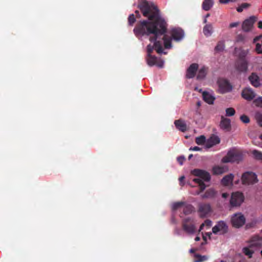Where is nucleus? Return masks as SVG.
Here are the masks:
<instances>
[{
  "label": "nucleus",
  "mask_w": 262,
  "mask_h": 262,
  "mask_svg": "<svg viewBox=\"0 0 262 262\" xmlns=\"http://www.w3.org/2000/svg\"><path fill=\"white\" fill-rule=\"evenodd\" d=\"M207 19L205 18V19L204 20V23L206 24L207 23Z\"/></svg>",
  "instance_id": "62"
},
{
  "label": "nucleus",
  "mask_w": 262,
  "mask_h": 262,
  "mask_svg": "<svg viewBox=\"0 0 262 262\" xmlns=\"http://www.w3.org/2000/svg\"><path fill=\"white\" fill-rule=\"evenodd\" d=\"M248 68V63L247 61L244 59L241 58L237 61L236 68L241 72H246Z\"/></svg>",
  "instance_id": "19"
},
{
  "label": "nucleus",
  "mask_w": 262,
  "mask_h": 262,
  "mask_svg": "<svg viewBox=\"0 0 262 262\" xmlns=\"http://www.w3.org/2000/svg\"><path fill=\"white\" fill-rule=\"evenodd\" d=\"M243 40V37L241 35H238L237 36V41H239Z\"/></svg>",
  "instance_id": "50"
},
{
  "label": "nucleus",
  "mask_w": 262,
  "mask_h": 262,
  "mask_svg": "<svg viewBox=\"0 0 262 262\" xmlns=\"http://www.w3.org/2000/svg\"><path fill=\"white\" fill-rule=\"evenodd\" d=\"M262 245V238L258 235H255L252 237L251 239V246L259 247Z\"/></svg>",
  "instance_id": "22"
},
{
  "label": "nucleus",
  "mask_w": 262,
  "mask_h": 262,
  "mask_svg": "<svg viewBox=\"0 0 262 262\" xmlns=\"http://www.w3.org/2000/svg\"><path fill=\"white\" fill-rule=\"evenodd\" d=\"M216 191L212 188H210L206 190L205 193L202 195V197L203 199L205 198H213L215 196Z\"/></svg>",
  "instance_id": "26"
},
{
  "label": "nucleus",
  "mask_w": 262,
  "mask_h": 262,
  "mask_svg": "<svg viewBox=\"0 0 262 262\" xmlns=\"http://www.w3.org/2000/svg\"><path fill=\"white\" fill-rule=\"evenodd\" d=\"M184 204H185V202H175L172 205V210H176L179 208H180L182 206H183V205H184Z\"/></svg>",
  "instance_id": "36"
},
{
  "label": "nucleus",
  "mask_w": 262,
  "mask_h": 262,
  "mask_svg": "<svg viewBox=\"0 0 262 262\" xmlns=\"http://www.w3.org/2000/svg\"><path fill=\"white\" fill-rule=\"evenodd\" d=\"M203 239H204V240L205 242L206 241V237H204H204H203Z\"/></svg>",
  "instance_id": "63"
},
{
  "label": "nucleus",
  "mask_w": 262,
  "mask_h": 262,
  "mask_svg": "<svg viewBox=\"0 0 262 262\" xmlns=\"http://www.w3.org/2000/svg\"><path fill=\"white\" fill-rule=\"evenodd\" d=\"M213 0H204L202 4V8L205 11H208L212 7Z\"/></svg>",
  "instance_id": "29"
},
{
  "label": "nucleus",
  "mask_w": 262,
  "mask_h": 262,
  "mask_svg": "<svg viewBox=\"0 0 262 262\" xmlns=\"http://www.w3.org/2000/svg\"><path fill=\"white\" fill-rule=\"evenodd\" d=\"M244 200L243 194L240 192H235L232 193L230 202L232 206H238L244 202Z\"/></svg>",
  "instance_id": "8"
},
{
  "label": "nucleus",
  "mask_w": 262,
  "mask_h": 262,
  "mask_svg": "<svg viewBox=\"0 0 262 262\" xmlns=\"http://www.w3.org/2000/svg\"><path fill=\"white\" fill-rule=\"evenodd\" d=\"M256 118L258 124L262 127V115L260 114H257Z\"/></svg>",
  "instance_id": "44"
},
{
  "label": "nucleus",
  "mask_w": 262,
  "mask_h": 262,
  "mask_svg": "<svg viewBox=\"0 0 262 262\" xmlns=\"http://www.w3.org/2000/svg\"><path fill=\"white\" fill-rule=\"evenodd\" d=\"M238 23H232L230 24V28H234L236 27L238 25Z\"/></svg>",
  "instance_id": "49"
},
{
  "label": "nucleus",
  "mask_w": 262,
  "mask_h": 262,
  "mask_svg": "<svg viewBox=\"0 0 262 262\" xmlns=\"http://www.w3.org/2000/svg\"><path fill=\"white\" fill-rule=\"evenodd\" d=\"M177 161L181 165H182L185 161V158L183 156H179L177 158Z\"/></svg>",
  "instance_id": "45"
},
{
  "label": "nucleus",
  "mask_w": 262,
  "mask_h": 262,
  "mask_svg": "<svg viewBox=\"0 0 262 262\" xmlns=\"http://www.w3.org/2000/svg\"><path fill=\"white\" fill-rule=\"evenodd\" d=\"M196 250L195 249L192 248L189 250L190 253H193L195 252Z\"/></svg>",
  "instance_id": "55"
},
{
  "label": "nucleus",
  "mask_w": 262,
  "mask_h": 262,
  "mask_svg": "<svg viewBox=\"0 0 262 262\" xmlns=\"http://www.w3.org/2000/svg\"><path fill=\"white\" fill-rule=\"evenodd\" d=\"M252 152L255 159L258 160H262L261 152L256 150H253Z\"/></svg>",
  "instance_id": "35"
},
{
  "label": "nucleus",
  "mask_w": 262,
  "mask_h": 262,
  "mask_svg": "<svg viewBox=\"0 0 262 262\" xmlns=\"http://www.w3.org/2000/svg\"><path fill=\"white\" fill-rule=\"evenodd\" d=\"M206 142V138L204 135H201L195 138V143L198 145H203Z\"/></svg>",
  "instance_id": "34"
},
{
  "label": "nucleus",
  "mask_w": 262,
  "mask_h": 262,
  "mask_svg": "<svg viewBox=\"0 0 262 262\" xmlns=\"http://www.w3.org/2000/svg\"><path fill=\"white\" fill-rule=\"evenodd\" d=\"M154 36L150 38V40L151 42H154L153 46L148 45L147 47V55H151L154 49H155L157 52L159 54L163 53L162 41L160 39L163 40L164 46L165 49H170L172 47L171 38L169 36L164 33L163 35L160 36L159 37L156 39H152L155 37V34Z\"/></svg>",
  "instance_id": "2"
},
{
  "label": "nucleus",
  "mask_w": 262,
  "mask_h": 262,
  "mask_svg": "<svg viewBox=\"0 0 262 262\" xmlns=\"http://www.w3.org/2000/svg\"><path fill=\"white\" fill-rule=\"evenodd\" d=\"M209 16H210V14L209 13L207 14L205 16V18H206L209 17Z\"/></svg>",
  "instance_id": "61"
},
{
  "label": "nucleus",
  "mask_w": 262,
  "mask_h": 262,
  "mask_svg": "<svg viewBox=\"0 0 262 262\" xmlns=\"http://www.w3.org/2000/svg\"><path fill=\"white\" fill-rule=\"evenodd\" d=\"M249 80L251 84L255 88H257L260 85L259 77L255 73H252L249 77Z\"/></svg>",
  "instance_id": "20"
},
{
  "label": "nucleus",
  "mask_w": 262,
  "mask_h": 262,
  "mask_svg": "<svg viewBox=\"0 0 262 262\" xmlns=\"http://www.w3.org/2000/svg\"><path fill=\"white\" fill-rule=\"evenodd\" d=\"M261 43H257L256 45L255 50L258 54H262V39L260 40Z\"/></svg>",
  "instance_id": "42"
},
{
  "label": "nucleus",
  "mask_w": 262,
  "mask_h": 262,
  "mask_svg": "<svg viewBox=\"0 0 262 262\" xmlns=\"http://www.w3.org/2000/svg\"><path fill=\"white\" fill-rule=\"evenodd\" d=\"M225 47V46L224 41H219L215 47L214 50L217 52H222L224 50Z\"/></svg>",
  "instance_id": "33"
},
{
  "label": "nucleus",
  "mask_w": 262,
  "mask_h": 262,
  "mask_svg": "<svg viewBox=\"0 0 262 262\" xmlns=\"http://www.w3.org/2000/svg\"><path fill=\"white\" fill-rule=\"evenodd\" d=\"M204 224H201V225L200 226V227L199 231H201V230H202L203 227H204Z\"/></svg>",
  "instance_id": "56"
},
{
  "label": "nucleus",
  "mask_w": 262,
  "mask_h": 262,
  "mask_svg": "<svg viewBox=\"0 0 262 262\" xmlns=\"http://www.w3.org/2000/svg\"><path fill=\"white\" fill-rule=\"evenodd\" d=\"M243 252L246 255H247L249 257L251 258L254 252L249 248L245 247L243 248Z\"/></svg>",
  "instance_id": "39"
},
{
  "label": "nucleus",
  "mask_w": 262,
  "mask_h": 262,
  "mask_svg": "<svg viewBox=\"0 0 262 262\" xmlns=\"http://www.w3.org/2000/svg\"><path fill=\"white\" fill-rule=\"evenodd\" d=\"M240 119L243 123H248L250 122L249 118L245 115H242L240 117Z\"/></svg>",
  "instance_id": "43"
},
{
  "label": "nucleus",
  "mask_w": 262,
  "mask_h": 262,
  "mask_svg": "<svg viewBox=\"0 0 262 262\" xmlns=\"http://www.w3.org/2000/svg\"><path fill=\"white\" fill-rule=\"evenodd\" d=\"M236 0H220V2L222 4H227L229 2H233Z\"/></svg>",
  "instance_id": "47"
},
{
  "label": "nucleus",
  "mask_w": 262,
  "mask_h": 262,
  "mask_svg": "<svg viewBox=\"0 0 262 262\" xmlns=\"http://www.w3.org/2000/svg\"><path fill=\"white\" fill-rule=\"evenodd\" d=\"M243 159L242 154L236 150H230L227 155L223 157L222 159L223 163L236 162L239 163Z\"/></svg>",
  "instance_id": "3"
},
{
  "label": "nucleus",
  "mask_w": 262,
  "mask_h": 262,
  "mask_svg": "<svg viewBox=\"0 0 262 262\" xmlns=\"http://www.w3.org/2000/svg\"><path fill=\"white\" fill-rule=\"evenodd\" d=\"M138 8L143 16L148 19L138 23L134 32L136 36L155 34L156 39L167 31V25L165 19L161 16L157 5L147 0H139Z\"/></svg>",
  "instance_id": "1"
},
{
  "label": "nucleus",
  "mask_w": 262,
  "mask_h": 262,
  "mask_svg": "<svg viewBox=\"0 0 262 262\" xmlns=\"http://www.w3.org/2000/svg\"><path fill=\"white\" fill-rule=\"evenodd\" d=\"M250 5L248 3H243L241 6L237 8L236 10L238 12H242L244 9L250 7Z\"/></svg>",
  "instance_id": "37"
},
{
  "label": "nucleus",
  "mask_w": 262,
  "mask_h": 262,
  "mask_svg": "<svg viewBox=\"0 0 262 262\" xmlns=\"http://www.w3.org/2000/svg\"><path fill=\"white\" fill-rule=\"evenodd\" d=\"M242 96L245 100L251 101L255 97L256 94L251 88H246L242 91Z\"/></svg>",
  "instance_id": "13"
},
{
  "label": "nucleus",
  "mask_w": 262,
  "mask_h": 262,
  "mask_svg": "<svg viewBox=\"0 0 262 262\" xmlns=\"http://www.w3.org/2000/svg\"><path fill=\"white\" fill-rule=\"evenodd\" d=\"M170 34L171 35V37L170 36L169 37L177 41L182 40L184 36V31L180 28L172 29L170 31Z\"/></svg>",
  "instance_id": "12"
},
{
  "label": "nucleus",
  "mask_w": 262,
  "mask_h": 262,
  "mask_svg": "<svg viewBox=\"0 0 262 262\" xmlns=\"http://www.w3.org/2000/svg\"><path fill=\"white\" fill-rule=\"evenodd\" d=\"M135 13L136 14V16L138 17V15L139 16V12L138 10L135 11Z\"/></svg>",
  "instance_id": "57"
},
{
  "label": "nucleus",
  "mask_w": 262,
  "mask_h": 262,
  "mask_svg": "<svg viewBox=\"0 0 262 262\" xmlns=\"http://www.w3.org/2000/svg\"><path fill=\"white\" fill-rule=\"evenodd\" d=\"M202 95H203V100L206 102H207V103H208L209 104H212L213 103V102L215 100V98L212 95L210 94L208 92H204L203 93Z\"/></svg>",
  "instance_id": "23"
},
{
  "label": "nucleus",
  "mask_w": 262,
  "mask_h": 262,
  "mask_svg": "<svg viewBox=\"0 0 262 262\" xmlns=\"http://www.w3.org/2000/svg\"><path fill=\"white\" fill-rule=\"evenodd\" d=\"M228 226L226 223L224 221H219L217 222L212 228V232L214 234H217L219 232H220V234H224L228 231Z\"/></svg>",
  "instance_id": "10"
},
{
  "label": "nucleus",
  "mask_w": 262,
  "mask_h": 262,
  "mask_svg": "<svg viewBox=\"0 0 262 262\" xmlns=\"http://www.w3.org/2000/svg\"><path fill=\"white\" fill-rule=\"evenodd\" d=\"M183 206V213L185 215L190 214L194 211V207L191 204H188L185 203Z\"/></svg>",
  "instance_id": "27"
},
{
  "label": "nucleus",
  "mask_w": 262,
  "mask_h": 262,
  "mask_svg": "<svg viewBox=\"0 0 262 262\" xmlns=\"http://www.w3.org/2000/svg\"><path fill=\"white\" fill-rule=\"evenodd\" d=\"M191 174L202 179L204 181L208 182L211 179L210 175L208 172L200 169H194L191 170Z\"/></svg>",
  "instance_id": "9"
},
{
  "label": "nucleus",
  "mask_w": 262,
  "mask_h": 262,
  "mask_svg": "<svg viewBox=\"0 0 262 262\" xmlns=\"http://www.w3.org/2000/svg\"><path fill=\"white\" fill-rule=\"evenodd\" d=\"M196 104H197V105H198V106H200L201 105V102L198 101V102H197Z\"/></svg>",
  "instance_id": "60"
},
{
  "label": "nucleus",
  "mask_w": 262,
  "mask_h": 262,
  "mask_svg": "<svg viewBox=\"0 0 262 262\" xmlns=\"http://www.w3.org/2000/svg\"><path fill=\"white\" fill-rule=\"evenodd\" d=\"M227 170L226 167L223 166H214L213 167L212 171L214 174H221L225 172Z\"/></svg>",
  "instance_id": "28"
},
{
  "label": "nucleus",
  "mask_w": 262,
  "mask_h": 262,
  "mask_svg": "<svg viewBox=\"0 0 262 262\" xmlns=\"http://www.w3.org/2000/svg\"><path fill=\"white\" fill-rule=\"evenodd\" d=\"M185 179V177L184 176H181L180 178H179V181H180V185H183L184 184H182L184 180Z\"/></svg>",
  "instance_id": "48"
},
{
  "label": "nucleus",
  "mask_w": 262,
  "mask_h": 262,
  "mask_svg": "<svg viewBox=\"0 0 262 262\" xmlns=\"http://www.w3.org/2000/svg\"><path fill=\"white\" fill-rule=\"evenodd\" d=\"M228 195H229V194L227 193H223L222 194V197L223 198H227L228 196Z\"/></svg>",
  "instance_id": "53"
},
{
  "label": "nucleus",
  "mask_w": 262,
  "mask_h": 262,
  "mask_svg": "<svg viewBox=\"0 0 262 262\" xmlns=\"http://www.w3.org/2000/svg\"><path fill=\"white\" fill-rule=\"evenodd\" d=\"M219 91L220 93L224 94L232 91V86L229 81L224 78H220L217 80Z\"/></svg>",
  "instance_id": "6"
},
{
  "label": "nucleus",
  "mask_w": 262,
  "mask_h": 262,
  "mask_svg": "<svg viewBox=\"0 0 262 262\" xmlns=\"http://www.w3.org/2000/svg\"><path fill=\"white\" fill-rule=\"evenodd\" d=\"M235 113V110L232 107L227 108L226 110V116H232Z\"/></svg>",
  "instance_id": "38"
},
{
  "label": "nucleus",
  "mask_w": 262,
  "mask_h": 262,
  "mask_svg": "<svg viewBox=\"0 0 262 262\" xmlns=\"http://www.w3.org/2000/svg\"><path fill=\"white\" fill-rule=\"evenodd\" d=\"M220 126V127L224 130H229L231 128L230 120L228 118L222 116Z\"/></svg>",
  "instance_id": "18"
},
{
  "label": "nucleus",
  "mask_w": 262,
  "mask_h": 262,
  "mask_svg": "<svg viewBox=\"0 0 262 262\" xmlns=\"http://www.w3.org/2000/svg\"><path fill=\"white\" fill-rule=\"evenodd\" d=\"M260 138L262 140V134L260 136Z\"/></svg>",
  "instance_id": "64"
},
{
  "label": "nucleus",
  "mask_w": 262,
  "mask_h": 262,
  "mask_svg": "<svg viewBox=\"0 0 262 262\" xmlns=\"http://www.w3.org/2000/svg\"><path fill=\"white\" fill-rule=\"evenodd\" d=\"M194 262H203L208 259V257L207 256H202L199 254H195L194 255Z\"/></svg>",
  "instance_id": "32"
},
{
  "label": "nucleus",
  "mask_w": 262,
  "mask_h": 262,
  "mask_svg": "<svg viewBox=\"0 0 262 262\" xmlns=\"http://www.w3.org/2000/svg\"><path fill=\"white\" fill-rule=\"evenodd\" d=\"M146 61L149 66H153L156 64L158 67L162 68L164 64L163 61L157 63V58L155 56H152L151 55H147Z\"/></svg>",
  "instance_id": "16"
},
{
  "label": "nucleus",
  "mask_w": 262,
  "mask_h": 262,
  "mask_svg": "<svg viewBox=\"0 0 262 262\" xmlns=\"http://www.w3.org/2000/svg\"><path fill=\"white\" fill-rule=\"evenodd\" d=\"M208 68L205 67H203L199 70L197 75L198 79H202L206 76Z\"/></svg>",
  "instance_id": "30"
},
{
  "label": "nucleus",
  "mask_w": 262,
  "mask_h": 262,
  "mask_svg": "<svg viewBox=\"0 0 262 262\" xmlns=\"http://www.w3.org/2000/svg\"><path fill=\"white\" fill-rule=\"evenodd\" d=\"M199 65L197 63H192L187 69L186 76L187 78H193L198 70Z\"/></svg>",
  "instance_id": "14"
},
{
  "label": "nucleus",
  "mask_w": 262,
  "mask_h": 262,
  "mask_svg": "<svg viewBox=\"0 0 262 262\" xmlns=\"http://www.w3.org/2000/svg\"><path fill=\"white\" fill-rule=\"evenodd\" d=\"M262 37L261 36H257L255 38H254V42H256L259 40H260L261 39V38Z\"/></svg>",
  "instance_id": "51"
},
{
  "label": "nucleus",
  "mask_w": 262,
  "mask_h": 262,
  "mask_svg": "<svg viewBox=\"0 0 262 262\" xmlns=\"http://www.w3.org/2000/svg\"><path fill=\"white\" fill-rule=\"evenodd\" d=\"M192 156H193L192 154L189 155V156H188V159L190 160L191 159V158L192 157Z\"/></svg>",
  "instance_id": "59"
},
{
  "label": "nucleus",
  "mask_w": 262,
  "mask_h": 262,
  "mask_svg": "<svg viewBox=\"0 0 262 262\" xmlns=\"http://www.w3.org/2000/svg\"><path fill=\"white\" fill-rule=\"evenodd\" d=\"M203 181H204L203 180H202V179H201L200 178H195L193 180V182H194L195 183L199 184V187H200V191H197L196 192L195 194H199L201 192L204 191L205 190V189L206 188V186L204 184Z\"/></svg>",
  "instance_id": "24"
},
{
  "label": "nucleus",
  "mask_w": 262,
  "mask_h": 262,
  "mask_svg": "<svg viewBox=\"0 0 262 262\" xmlns=\"http://www.w3.org/2000/svg\"><path fill=\"white\" fill-rule=\"evenodd\" d=\"M231 222L233 227L239 228L245 224L246 219L241 213H236L232 216Z\"/></svg>",
  "instance_id": "7"
},
{
  "label": "nucleus",
  "mask_w": 262,
  "mask_h": 262,
  "mask_svg": "<svg viewBox=\"0 0 262 262\" xmlns=\"http://www.w3.org/2000/svg\"><path fill=\"white\" fill-rule=\"evenodd\" d=\"M253 103L258 107H262V97H259L253 101Z\"/></svg>",
  "instance_id": "41"
},
{
  "label": "nucleus",
  "mask_w": 262,
  "mask_h": 262,
  "mask_svg": "<svg viewBox=\"0 0 262 262\" xmlns=\"http://www.w3.org/2000/svg\"><path fill=\"white\" fill-rule=\"evenodd\" d=\"M200 240V237H199V236H196L195 238V241H199Z\"/></svg>",
  "instance_id": "58"
},
{
  "label": "nucleus",
  "mask_w": 262,
  "mask_h": 262,
  "mask_svg": "<svg viewBox=\"0 0 262 262\" xmlns=\"http://www.w3.org/2000/svg\"><path fill=\"white\" fill-rule=\"evenodd\" d=\"M136 21V18L134 14H130L128 17V24L133 26Z\"/></svg>",
  "instance_id": "40"
},
{
  "label": "nucleus",
  "mask_w": 262,
  "mask_h": 262,
  "mask_svg": "<svg viewBox=\"0 0 262 262\" xmlns=\"http://www.w3.org/2000/svg\"><path fill=\"white\" fill-rule=\"evenodd\" d=\"M199 212L201 217H205L211 211L210 205L208 204L202 203L199 205Z\"/></svg>",
  "instance_id": "15"
},
{
  "label": "nucleus",
  "mask_w": 262,
  "mask_h": 262,
  "mask_svg": "<svg viewBox=\"0 0 262 262\" xmlns=\"http://www.w3.org/2000/svg\"><path fill=\"white\" fill-rule=\"evenodd\" d=\"M220 142V139L217 136L212 135L207 141L206 146L207 148H210Z\"/></svg>",
  "instance_id": "17"
},
{
  "label": "nucleus",
  "mask_w": 262,
  "mask_h": 262,
  "mask_svg": "<svg viewBox=\"0 0 262 262\" xmlns=\"http://www.w3.org/2000/svg\"><path fill=\"white\" fill-rule=\"evenodd\" d=\"M258 27L259 29H262V21H259L258 23Z\"/></svg>",
  "instance_id": "52"
},
{
  "label": "nucleus",
  "mask_w": 262,
  "mask_h": 262,
  "mask_svg": "<svg viewBox=\"0 0 262 262\" xmlns=\"http://www.w3.org/2000/svg\"><path fill=\"white\" fill-rule=\"evenodd\" d=\"M190 150L193 151H200L201 150V148L198 146L191 147L189 148Z\"/></svg>",
  "instance_id": "46"
},
{
  "label": "nucleus",
  "mask_w": 262,
  "mask_h": 262,
  "mask_svg": "<svg viewBox=\"0 0 262 262\" xmlns=\"http://www.w3.org/2000/svg\"><path fill=\"white\" fill-rule=\"evenodd\" d=\"M233 177L234 176L232 174H229L225 176L221 181L222 185L224 186H228L230 184H231Z\"/></svg>",
  "instance_id": "25"
},
{
  "label": "nucleus",
  "mask_w": 262,
  "mask_h": 262,
  "mask_svg": "<svg viewBox=\"0 0 262 262\" xmlns=\"http://www.w3.org/2000/svg\"><path fill=\"white\" fill-rule=\"evenodd\" d=\"M241 179L242 183L244 185L253 184L258 181L256 174L250 171L244 173L242 174Z\"/></svg>",
  "instance_id": "5"
},
{
  "label": "nucleus",
  "mask_w": 262,
  "mask_h": 262,
  "mask_svg": "<svg viewBox=\"0 0 262 262\" xmlns=\"http://www.w3.org/2000/svg\"><path fill=\"white\" fill-rule=\"evenodd\" d=\"M257 18L255 16H251L245 20L242 24V29L245 32L250 31L253 27V24L257 20Z\"/></svg>",
  "instance_id": "11"
},
{
  "label": "nucleus",
  "mask_w": 262,
  "mask_h": 262,
  "mask_svg": "<svg viewBox=\"0 0 262 262\" xmlns=\"http://www.w3.org/2000/svg\"><path fill=\"white\" fill-rule=\"evenodd\" d=\"M174 125L177 128L182 132H185L187 130V125L184 121L182 120L179 119L175 120Z\"/></svg>",
  "instance_id": "21"
},
{
  "label": "nucleus",
  "mask_w": 262,
  "mask_h": 262,
  "mask_svg": "<svg viewBox=\"0 0 262 262\" xmlns=\"http://www.w3.org/2000/svg\"><path fill=\"white\" fill-rule=\"evenodd\" d=\"M182 229L189 234H192L195 232V222L193 218L188 217L185 218L182 222Z\"/></svg>",
  "instance_id": "4"
},
{
  "label": "nucleus",
  "mask_w": 262,
  "mask_h": 262,
  "mask_svg": "<svg viewBox=\"0 0 262 262\" xmlns=\"http://www.w3.org/2000/svg\"><path fill=\"white\" fill-rule=\"evenodd\" d=\"M205 223L206 224V225H208V226H210V225H211V221H210V220H207L205 221Z\"/></svg>",
  "instance_id": "54"
},
{
  "label": "nucleus",
  "mask_w": 262,
  "mask_h": 262,
  "mask_svg": "<svg viewBox=\"0 0 262 262\" xmlns=\"http://www.w3.org/2000/svg\"><path fill=\"white\" fill-rule=\"evenodd\" d=\"M203 33L206 36H210L212 33V25L211 24L206 25L203 28Z\"/></svg>",
  "instance_id": "31"
}]
</instances>
